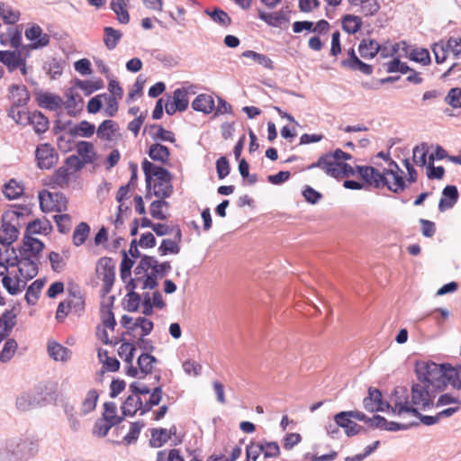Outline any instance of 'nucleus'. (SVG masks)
<instances>
[{
	"label": "nucleus",
	"mask_w": 461,
	"mask_h": 461,
	"mask_svg": "<svg viewBox=\"0 0 461 461\" xmlns=\"http://www.w3.org/2000/svg\"><path fill=\"white\" fill-rule=\"evenodd\" d=\"M44 244L39 239L23 238V245L18 249L11 266L17 267L21 276L25 279H32L39 272L40 254Z\"/></svg>",
	"instance_id": "nucleus-1"
},
{
	"label": "nucleus",
	"mask_w": 461,
	"mask_h": 461,
	"mask_svg": "<svg viewBox=\"0 0 461 461\" xmlns=\"http://www.w3.org/2000/svg\"><path fill=\"white\" fill-rule=\"evenodd\" d=\"M39 452V442L32 437L15 436L0 441V461H29Z\"/></svg>",
	"instance_id": "nucleus-2"
},
{
	"label": "nucleus",
	"mask_w": 461,
	"mask_h": 461,
	"mask_svg": "<svg viewBox=\"0 0 461 461\" xmlns=\"http://www.w3.org/2000/svg\"><path fill=\"white\" fill-rule=\"evenodd\" d=\"M447 364L417 362L415 372L420 382H425L437 393L445 389L444 375Z\"/></svg>",
	"instance_id": "nucleus-3"
},
{
	"label": "nucleus",
	"mask_w": 461,
	"mask_h": 461,
	"mask_svg": "<svg viewBox=\"0 0 461 461\" xmlns=\"http://www.w3.org/2000/svg\"><path fill=\"white\" fill-rule=\"evenodd\" d=\"M23 213L17 211H7L3 213L2 226L0 229V243L4 246H9L14 242L19 235L17 225L19 218Z\"/></svg>",
	"instance_id": "nucleus-4"
},
{
	"label": "nucleus",
	"mask_w": 461,
	"mask_h": 461,
	"mask_svg": "<svg viewBox=\"0 0 461 461\" xmlns=\"http://www.w3.org/2000/svg\"><path fill=\"white\" fill-rule=\"evenodd\" d=\"M437 392L425 382H418L411 386V400L410 407L426 409L433 406V399Z\"/></svg>",
	"instance_id": "nucleus-5"
},
{
	"label": "nucleus",
	"mask_w": 461,
	"mask_h": 461,
	"mask_svg": "<svg viewBox=\"0 0 461 461\" xmlns=\"http://www.w3.org/2000/svg\"><path fill=\"white\" fill-rule=\"evenodd\" d=\"M96 276L103 281V295L109 294L113 288L115 278V266L111 258H101L96 264Z\"/></svg>",
	"instance_id": "nucleus-6"
},
{
	"label": "nucleus",
	"mask_w": 461,
	"mask_h": 461,
	"mask_svg": "<svg viewBox=\"0 0 461 461\" xmlns=\"http://www.w3.org/2000/svg\"><path fill=\"white\" fill-rule=\"evenodd\" d=\"M357 171L361 179L367 185L380 189L384 188V185H386L384 170L381 173L378 169L371 166H357Z\"/></svg>",
	"instance_id": "nucleus-7"
},
{
	"label": "nucleus",
	"mask_w": 461,
	"mask_h": 461,
	"mask_svg": "<svg viewBox=\"0 0 461 461\" xmlns=\"http://www.w3.org/2000/svg\"><path fill=\"white\" fill-rule=\"evenodd\" d=\"M402 412H410L413 416L420 418V421L426 426H431L439 421L438 414L435 416L422 415L417 408L410 407L409 402L404 399L403 401L398 397L394 402V408H393V413L401 415Z\"/></svg>",
	"instance_id": "nucleus-8"
},
{
	"label": "nucleus",
	"mask_w": 461,
	"mask_h": 461,
	"mask_svg": "<svg viewBox=\"0 0 461 461\" xmlns=\"http://www.w3.org/2000/svg\"><path fill=\"white\" fill-rule=\"evenodd\" d=\"M35 158L41 169H50L57 163L59 155L51 145L43 143L37 146Z\"/></svg>",
	"instance_id": "nucleus-9"
},
{
	"label": "nucleus",
	"mask_w": 461,
	"mask_h": 461,
	"mask_svg": "<svg viewBox=\"0 0 461 461\" xmlns=\"http://www.w3.org/2000/svg\"><path fill=\"white\" fill-rule=\"evenodd\" d=\"M142 170L145 175L146 188L148 189L151 188L153 176L157 178V181L171 178V174L167 169L153 164L147 158H144V160L142 161Z\"/></svg>",
	"instance_id": "nucleus-10"
},
{
	"label": "nucleus",
	"mask_w": 461,
	"mask_h": 461,
	"mask_svg": "<svg viewBox=\"0 0 461 461\" xmlns=\"http://www.w3.org/2000/svg\"><path fill=\"white\" fill-rule=\"evenodd\" d=\"M364 408L370 412L384 411L385 409L393 408L390 403L384 402L380 390L369 387L368 395L363 400Z\"/></svg>",
	"instance_id": "nucleus-11"
},
{
	"label": "nucleus",
	"mask_w": 461,
	"mask_h": 461,
	"mask_svg": "<svg viewBox=\"0 0 461 461\" xmlns=\"http://www.w3.org/2000/svg\"><path fill=\"white\" fill-rule=\"evenodd\" d=\"M339 163V161H336L330 152H327L321 156L316 162L309 165L307 169L318 167L323 170L327 176L339 179V171L337 170Z\"/></svg>",
	"instance_id": "nucleus-12"
},
{
	"label": "nucleus",
	"mask_w": 461,
	"mask_h": 461,
	"mask_svg": "<svg viewBox=\"0 0 461 461\" xmlns=\"http://www.w3.org/2000/svg\"><path fill=\"white\" fill-rule=\"evenodd\" d=\"M170 269V262L166 261L163 263H158L156 259V263L152 264V269L149 273V276H147V278L143 280V285H141L140 288L142 290L155 289L158 285L157 279L166 276Z\"/></svg>",
	"instance_id": "nucleus-13"
},
{
	"label": "nucleus",
	"mask_w": 461,
	"mask_h": 461,
	"mask_svg": "<svg viewBox=\"0 0 461 461\" xmlns=\"http://www.w3.org/2000/svg\"><path fill=\"white\" fill-rule=\"evenodd\" d=\"M25 37L32 41L27 47L32 50L43 48L49 45L50 36L42 32V29L38 24H33L25 31Z\"/></svg>",
	"instance_id": "nucleus-14"
},
{
	"label": "nucleus",
	"mask_w": 461,
	"mask_h": 461,
	"mask_svg": "<svg viewBox=\"0 0 461 461\" xmlns=\"http://www.w3.org/2000/svg\"><path fill=\"white\" fill-rule=\"evenodd\" d=\"M44 398L41 396L40 389L23 393L16 399V407L26 411L38 406Z\"/></svg>",
	"instance_id": "nucleus-15"
},
{
	"label": "nucleus",
	"mask_w": 461,
	"mask_h": 461,
	"mask_svg": "<svg viewBox=\"0 0 461 461\" xmlns=\"http://www.w3.org/2000/svg\"><path fill=\"white\" fill-rule=\"evenodd\" d=\"M386 176V185L388 190L393 193L399 194L406 188L405 181L400 172H397L393 168L384 169Z\"/></svg>",
	"instance_id": "nucleus-16"
},
{
	"label": "nucleus",
	"mask_w": 461,
	"mask_h": 461,
	"mask_svg": "<svg viewBox=\"0 0 461 461\" xmlns=\"http://www.w3.org/2000/svg\"><path fill=\"white\" fill-rule=\"evenodd\" d=\"M458 199V190L456 185H447L442 191L438 203V210L443 212L454 207Z\"/></svg>",
	"instance_id": "nucleus-17"
},
{
	"label": "nucleus",
	"mask_w": 461,
	"mask_h": 461,
	"mask_svg": "<svg viewBox=\"0 0 461 461\" xmlns=\"http://www.w3.org/2000/svg\"><path fill=\"white\" fill-rule=\"evenodd\" d=\"M51 229L52 226L48 220L36 219L28 223L23 238L34 239L32 234H48Z\"/></svg>",
	"instance_id": "nucleus-18"
},
{
	"label": "nucleus",
	"mask_w": 461,
	"mask_h": 461,
	"mask_svg": "<svg viewBox=\"0 0 461 461\" xmlns=\"http://www.w3.org/2000/svg\"><path fill=\"white\" fill-rule=\"evenodd\" d=\"M16 324V315L13 311H5L0 316V343L12 332Z\"/></svg>",
	"instance_id": "nucleus-19"
},
{
	"label": "nucleus",
	"mask_w": 461,
	"mask_h": 461,
	"mask_svg": "<svg viewBox=\"0 0 461 461\" xmlns=\"http://www.w3.org/2000/svg\"><path fill=\"white\" fill-rule=\"evenodd\" d=\"M36 100L41 107L50 111H56L63 104V100L60 96L50 93L39 94Z\"/></svg>",
	"instance_id": "nucleus-20"
},
{
	"label": "nucleus",
	"mask_w": 461,
	"mask_h": 461,
	"mask_svg": "<svg viewBox=\"0 0 461 461\" xmlns=\"http://www.w3.org/2000/svg\"><path fill=\"white\" fill-rule=\"evenodd\" d=\"M65 95L67 100L65 103L63 102V104H65L68 113L70 116H76L77 112L82 110L84 104L82 97L78 94L74 93L72 89H68Z\"/></svg>",
	"instance_id": "nucleus-21"
},
{
	"label": "nucleus",
	"mask_w": 461,
	"mask_h": 461,
	"mask_svg": "<svg viewBox=\"0 0 461 461\" xmlns=\"http://www.w3.org/2000/svg\"><path fill=\"white\" fill-rule=\"evenodd\" d=\"M77 152L85 164H93L97 158L93 143L88 141L81 140L77 142Z\"/></svg>",
	"instance_id": "nucleus-22"
},
{
	"label": "nucleus",
	"mask_w": 461,
	"mask_h": 461,
	"mask_svg": "<svg viewBox=\"0 0 461 461\" xmlns=\"http://www.w3.org/2000/svg\"><path fill=\"white\" fill-rule=\"evenodd\" d=\"M381 50V45L373 39H363L358 45V52L363 59H373Z\"/></svg>",
	"instance_id": "nucleus-23"
},
{
	"label": "nucleus",
	"mask_w": 461,
	"mask_h": 461,
	"mask_svg": "<svg viewBox=\"0 0 461 461\" xmlns=\"http://www.w3.org/2000/svg\"><path fill=\"white\" fill-rule=\"evenodd\" d=\"M192 107L197 112L208 114L215 108L213 97L207 94H201L193 101Z\"/></svg>",
	"instance_id": "nucleus-24"
},
{
	"label": "nucleus",
	"mask_w": 461,
	"mask_h": 461,
	"mask_svg": "<svg viewBox=\"0 0 461 461\" xmlns=\"http://www.w3.org/2000/svg\"><path fill=\"white\" fill-rule=\"evenodd\" d=\"M0 61L8 68L10 72L23 65V58L20 52L16 51L0 50Z\"/></svg>",
	"instance_id": "nucleus-25"
},
{
	"label": "nucleus",
	"mask_w": 461,
	"mask_h": 461,
	"mask_svg": "<svg viewBox=\"0 0 461 461\" xmlns=\"http://www.w3.org/2000/svg\"><path fill=\"white\" fill-rule=\"evenodd\" d=\"M444 382L445 388L449 384L453 388L461 389V366L453 367L450 364H447Z\"/></svg>",
	"instance_id": "nucleus-26"
},
{
	"label": "nucleus",
	"mask_w": 461,
	"mask_h": 461,
	"mask_svg": "<svg viewBox=\"0 0 461 461\" xmlns=\"http://www.w3.org/2000/svg\"><path fill=\"white\" fill-rule=\"evenodd\" d=\"M148 155L152 160L166 164L169 159L170 151L167 146L154 143L150 145Z\"/></svg>",
	"instance_id": "nucleus-27"
},
{
	"label": "nucleus",
	"mask_w": 461,
	"mask_h": 461,
	"mask_svg": "<svg viewBox=\"0 0 461 461\" xmlns=\"http://www.w3.org/2000/svg\"><path fill=\"white\" fill-rule=\"evenodd\" d=\"M143 403L140 396L129 395L123 402L122 412L124 416H134L140 410L141 411Z\"/></svg>",
	"instance_id": "nucleus-28"
},
{
	"label": "nucleus",
	"mask_w": 461,
	"mask_h": 461,
	"mask_svg": "<svg viewBox=\"0 0 461 461\" xmlns=\"http://www.w3.org/2000/svg\"><path fill=\"white\" fill-rule=\"evenodd\" d=\"M122 37L121 31L113 27L106 26L104 28V44L109 50H114Z\"/></svg>",
	"instance_id": "nucleus-29"
},
{
	"label": "nucleus",
	"mask_w": 461,
	"mask_h": 461,
	"mask_svg": "<svg viewBox=\"0 0 461 461\" xmlns=\"http://www.w3.org/2000/svg\"><path fill=\"white\" fill-rule=\"evenodd\" d=\"M28 124L33 126L36 133H43L49 129V120L41 112L31 113L30 117H27Z\"/></svg>",
	"instance_id": "nucleus-30"
},
{
	"label": "nucleus",
	"mask_w": 461,
	"mask_h": 461,
	"mask_svg": "<svg viewBox=\"0 0 461 461\" xmlns=\"http://www.w3.org/2000/svg\"><path fill=\"white\" fill-rule=\"evenodd\" d=\"M156 263V258L151 256L143 255L134 269V275L140 277L141 285H143V280L149 276L148 273L149 269H152V264Z\"/></svg>",
	"instance_id": "nucleus-31"
},
{
	"label": "nucleus",
	"mask_w": 461,
	"mask_h": 461,
	"mask_svg": "<svg viewBox=\"0 0 461 461\" xmlns=\"http://www.w3.org/2000/svg\"><path fill=\"white\" fill-rule=\"evenodd\" d=\"M339 413L334 416L335 421L339 422V425H341V428L345 429V433L348 437H352L359 434L364 428L352 420L351 418L348 417H341L338 418Z\"/></svg>",
	"instance_id": "nucleus-32"
},
{
	"label": "nucleus",
	"mask_w": 461,
	"mask_h": 461,
	"mask_svg": "<svg viewBox=\"0 0 461 461\" xmlns=\"http://www.w3.org/2000/svg\"><path fill=\"white\" fill-rule=\"evenodd\" d=\"M258 17L260 20L267 23L268 25L273 27H279L283 23L288 22L285 13L283 11L275 13H266L258 11Z\"/></svg>",
	"instance_id": "nucleus-33"
},
{
	"label": "nucleus",
	"mask_w": 461,
	"mask_h": 461,
	"mask_svg": "<svg viewBox=\"0 0 461 461\" xmlns=\"http://www.w3.org/2000/svg\"><path fill=\"white\" fill-rule=\"evenodd\" d=\"M10 92L15 106H25L30 100L29 92L24 86L13 85Z\"/></svg>",
	"instance_id": "nucleus-34"
},
{
	"label": "nucleus",
	"mask_w": 461,
	"mask_h": 461,
	"mask_svg": "<svg viewBox=\"0 0 461 461\" xmlns=\"http://www.w3.org/2000/svg\"><path fill=\"white\" fill-rule=\"evenodd\" d=\"M362 20L354 14H346L341 19L342 29L348 34L357 33L362 27Z\"/></svg>",
	"instance_id": "nucleus-35"
},
{
	"label": "nucleus",
	"mask_w": 461,
	"mask_h": 461,
	"mask_svg": "<svg viewBox=\"0 0 461 461\" xmlns=\"http://www.w3.org/2000/svg\"><path fill=\"white\" fill-rule=\"evenodd\" d=\"M48 352L50 357L56 361H67L70 357V350L62 345L53 341L48 344Z\"/></svg>",
	"instance_id": "nucleus-36"
},
{
	"label": "nucleus",
	"mask_w": 461,
	"mask_h": 461,
	"mask_svg": "<svg viewBox=\"0 0 461 461\" xmlns=\"http://www.w3.org/2000/svg\"><path fill=\"white\" fill-rule=\"evenodd\" d=\"M157 362L158 359L154 356L149 353H142L138 357L137 361L140 368V373L142 374V375L140 376V378H144L146 375L151 374L153 370V364Z\"/></svg>",
	"instance_id": "nucleus-37"
},
{
	"label": "nucleus",
	"mask_w": 461,
	"mask_h": 461,
	"mask_svg": "<svg viewBox=\"0 0 461 461\" xmlns=\"http://www.w3.org/2000/svg\"><path fill=\"white\" fill-rule=\"evenodd\" d=\"M173 193V186L171 185V178H167L166 180H158L153 186V194L159 198V200H164L165 198L169 197Z\"/></svg>",
	"instance_id": "nucleus-38"
},
{
	"label": "nucleus",
	"mask_w": 461,
	"mask_h": 461,
	"mask_svg": "<svg viewBox=\"0 0 461 461\" xmlns=\"http://www.w3.org/2000/svg\"><path fill=\"white\" fill-rule=\"evenodd\" d=\"M95 127L94 124L87 121H82L78 124L69 129L71 136H80L84 138H90L94 135Z\"/></svg>",
	"instance_id": "nucleus-39"
},
{
	"label": "nucleus",
	"mask_w": 461,
	"mask_h": 461,
	"mask_svg": "<svg viewBox=\"0 0 461 461\" xmlns=\"http://www.w3.org/2000/svg\"><path fill=\"white\" fill-rule=\"evenodd\" d=\"M117 130V124L113 120H104L97 128L96 134L97 137L105 140H111L114 132Z\"/></svg>",
	"instance_id": "nucleus-40"
},
{
	"label": "nucleus",
	"mask_w": 461,
	"mask_h": 461,
	"mask_svg": "<svg viewBox=\"0 0 461 461\" xmlns=\"http://www.w3.org/2000/svg\"><path fill=\"white\" fill-rule=\"evenodd\" d=\"M110 6L117 14V20L120 23L127 24L130 22V14L126 10L125 0H112Z\"/></svg>",
	"instance_id": "nucleus-41"
},
{
	"label": "nucleus",
	"mask_w": 461,
	"mask_h": 461,
	"mask_svg": "<svg viewBox=\"0 0 461 461\" xmlns=\"http://www.w3.org/2000/svg\"><path fill=\"white\" fill-rule=\"evenodd\" d=\"M241 57L250 59L269 70L274 69L272 59L265 54L258 53L254 50H245L242 52Z\"/></svg>",
	"instance_id": "nucleus-42"
},
{
	"label": "nucleus",
	"mask_w": 461,
	"mask_h": 461,
	"mask_svg": "<svg viewBox=\"0 0 461 461\" xmlns=\"http://www.w3.org/2000/svg\"><path fill=\"white\" fill-rule=\"evenodd\" d=\"M44 282L41 279H37L32 283L25 294V300L28 304L34 305L37 303Z\"/></svg>",
	"instance_id": "nucleus-43"
},
{
	"label": "nucleus",
	"mask_w": 461,
	"mask_h": 461,
	"mask_svg": "<svg viewBox=\"0 0 461 461\" xmlns=\"http://www.w3.org/2000/svg\"><path fill=\"white\" fill-rule=\"evenodd\" d=\"M204 13L210 16V18L216 23L227 27L231 23V19L228 14L220 8H214L212 10L206 9Z\"/></svg>",
	"instance_id": "nucleus-44"
},
{
	"label": "nucleus",
	"mask_w": 461,
	"mask_h": 461,
	"mask_svg": "<svg viewBox=\"0 0 461 461\" xmlns=\"http://www.w3.org/2000/svg\"><path fill=\"white\" fill-rule=\"evenodd\" d=\"M70 174L68 168L60 167L50 177V184L59 187H64L68 185Z\"/></svg>",
	"instance_id": "nucleus-45"
},
{
	"label": "nucleus",
	"mask_w": 461,
	"mask_h": 461,
	"mask_svg": "<svg viewBox=\"0 0 461 461\" xmlns=\"http://www.w3.org/2000/svg\"><path fill=\"white\" fill-rule=\"evenodd\" d=\"M2 283L7 292L13 295L19 294L26 285L25 280L13 279L8 276L3 277Z\"/></svg>",
	"instance_id": "nucleus-46"
},
{
	"label": "nucleus",
	"mask_w": 461,
	"mask_h": 461,
	"mask_svg": "<svg viewBox=\"0 0 461 461\" xmlns=\"http://www.w3.org/2000/svg\"><path fill=\"white\" fill-rule=\"evenodd\" d=\"M90 233V227L86 222H80L73 232V243L79 247L85 243Z\"/></svg>",
	"instance_id": "nucleus-47"
},
{
	"label": "nucleus",
	"mask_w": 461,
	"mask_h": 461,
	"mask_svg": "<svg viewBox=\"0 0 461 461\" xmlns=\"http://www.w3.org/2000/svg\"><path fill=\"white\" fill-rule=\"evenodd\" d=\"M3 192L8 200H14L23 194V187L14 179H11L5 185Z\"/></svg>",
	"instance_id": "nucleus-48"
},
{
	"label": "nucleus",
	"mask_w": 461,
	"mask_h": 461,
	"mask_svg": "<svg viewBox=\"0 0 461 461\" xmlns=\"http://www.w3.org/2000/svg\"><path fill=\"white\" fill-rule=\"evenodd\" d=\"M18 345L15 339H8L0 352V362L7 363L14 356L17 350Z\"/></svg>",
	"instance_id": "nucleus-49"
},
{
	"label": "nucleus",
	"mask_w": 461,
	"mask_h": 461,
	"mask_svg": "<svg viewBox=\"0 0 461 461\" xmlns=\"http://www.w3.org/2000/svg\"><path fill=\"white\" fill-rule=\"evenodd\" d=\"M169 440V433L167 429H153L149 444L153 447H160Z\"/></svg>",
	"instance_id": "nucleus-50"
},
{
	"label": "nucleus",
	"mask_w": 461,
	"mask_h": 461,
	"mask_svg": "<svg viewBox=\"0 0 461 461\" xmlns=\"http://www.w3.org/2000/svg\"><path fill=\"white\" fill-rule=\"evenodd\" d=\"M98 397L99 395L95 389L88 391L81 405L82 414L86 415L95 409Z\"/></svg>",
	"instance_id": "nucleus-51"
},
{
	"label": "nucleus",
	"mask_w": 461,
	"mask_h": 461,
	"mask_svg": "<svg viewBox=\"0 0 461 461\" xmlns=\"http://www.w3.org/2000/svg\"><path fill=\"white\" fill-rule=\"evenodd\" d=\"M76 86L82 91H84L85 95H89L95 91L103 88L104 82L102 79H97L95 81L77 79L76 81Z\"/></svg>",
	"instance_id": "nucleus-52"
},
{
	"label": "nucleus",
	"mask_w": 461,
	"mask_h": 461,
	"mask_svg": "<svg viewBox=\"0 0 461 461\" xmlns=\"http://www.w3.org/2000/svg\"><path fill=\"white\" fill-rule=\"evenodd\" d=\"M0 16L5 23L14 24L19 20L20 13L14 10L10 5L2 3L0 4Z\"/></svg>",
	"instance_id": "nucleus-53"
},
{
	"label": "nucleus",
	"mask_w": 461,
	"mask_h": 461,
	"mask_svg": "<svg viewBox=\"0 0 461 461\" xmlns=\"http://www.w3.org/2000/svg\"><path fill=\"white\" fill-rule=\"evenodd\" d=\"M104 411L103 419L112 422V424H118L122 420V418L117 416V406L113 402H107L104 405Z\"/></svg>",
	"instance_id": "nucleus-54"
},
{
	"label": "nucleus",
	"mask_w": 461,
	"mask_h": 461,
	"mask_svg": "<svg viewBox=\"0 0 461 461\" xmlns=\"http://www.w3.org/2000/svg\"><path fill=\"white\" fill-rule=\"evenodd\" d=\"M162 399V388L161 386H157L150 392V398L148 402L143 404V408L141 410L140 415H143L151 411L152 407L155 405H158Z\"/></svg>",
	"instance_id": "nucleus-55"
},
{
	"label": "nucleus",
	"mask_w": 461,
	"mask_h": 461,
	"mask_svg": "<svg viewBox=\"0 0 461 461\" xmlns=\"http://www.w3.org/2000/svg\"><path fill=\"white\" fill-rule=\"evenodd\" d=\"M173 102L179 108V112L185 111L189 104L187 91L185 88H176L173 93Z\"/></svg>",
	"instance_id": "nucleus-56"
},
{
	"label": "nucleus",
	"mask_w": 461,
	"mask_h": 461,
	"mask_svg": "<svg viewBox=\"0 0 461 461\" xmlns=\"http://www.w3.org/2000/svg\"><path fill=\"white\" fill-rule=\"evenodd\" d=\"M444 101L454 109L461 108V88H451L445 96Z\"/></svg>",
	"instance_id": "nucleus-57"
},
{
	"label": "nucleus",
	"mask_w": 461,
	"mask_h": 461,
	"mask_svg": "<svg viewBox=\"0 0 461 461\" xmlns=\"http://www.w3.org/2000/svg\"><path fill=\"white\" fill-rule=\"evenodd\" d=\"M158 251L161 256H166L168 253L178 254L180 252V247L176 241L169 239H164L158 247Z\"/></svg>",
	"instance_id": "nucleus-58"
},
{
	"label": "nucleus",
	"mask_w": 461,
	"mask_h": 461,
	"mask_svg": "<svg viewBox=\"0 0 461 461\" xmlns=\"http://www.w3.org/2000/svg\"><path fill=\"white\" fill-rule=\"evenodd\" d=\"M144 425L145 424L143 421L132 422L130 427V431L123 438V442L126 445H131L134 443L138 439L140 430L144 427Z\"/></svg>",
	"instance_id": "nucleus-59"
},
{
	"label": "nucleus",
	"mask_w": 461,
	"mask_h": 461,
	"mask_svg": "<svg viewBox=\"0 0 461 461\" xmlns=\"http://www.w3.org/2000/svg\"><path fill=\"white\" fill-rule=\"evenodd\" d=\"M66 302L68 303V307L74 311L76 313H78L84 310L85 301L80 295L79 292L77 294L75 292L70 293V297Z\"/></svg>",
	"instance_id": "nucleus-60"
},
{
	"label": "nucleus",
	"mask_w": 461,
	"mask_h": 461,
	"mask_svg": "<svg viewBox=\"0 0 461 461\" xmlns=\"http://www.w3.org/2000/svg\"><path fill=\"white\" fill-rule=\"evenodd\" d=\"M43 68L51 78H56L62 74V64L56 59H51L44 63Z\"/></svg>",
	"instance_id": "nucleus-61"
},
{
	"label": "nucleus",
	"mask_w": 461,
	"mask_h": 461,
	"mask_svg": "<svg viewBox=\"0 0 461 461\" xmlns=\"http://www.w3.org/2000/svg\"><path fill=\"white\" fill-rule=\"evenodd\" d=\"M410 59L426 66L430 63V55L427 49H415L410 53Z\"/></svg>",
	"instance_id": "nucleus-62"
},
{
	"label": "nucleus",
	"mask_w": 461,
	"mask_h": 461,
	"mask_svg": "<svg viewBox=\"0 0 461 461\" xmlns=\"http://www.w3.org/2000/svg\"><path fill=\"white\" fill-rule=\"evenodd\" d=\"M53 220L57 224L58 230L60 233H67L69 231L72 219L68 214H57L53 216Z\"/></svg>",
	"instance_id": "nucleus-63"
},
{
	"label": "nucleus",
	"mask_w": 461,
	"mask_h": 461,
	"mask_svg": "<svg viewBox=\"0 0 461 461\" xmlns=\"http://www.w3.org/2000/svg\"><path fill=\"white\" fill-rule=\"evenodd\" d=\"M263 449L261 443L251 442L246 447V460L257 461L259 456L263 453Z\"/></svg>",
	"instance_id": "nucleus-64"
}]
</instances>
